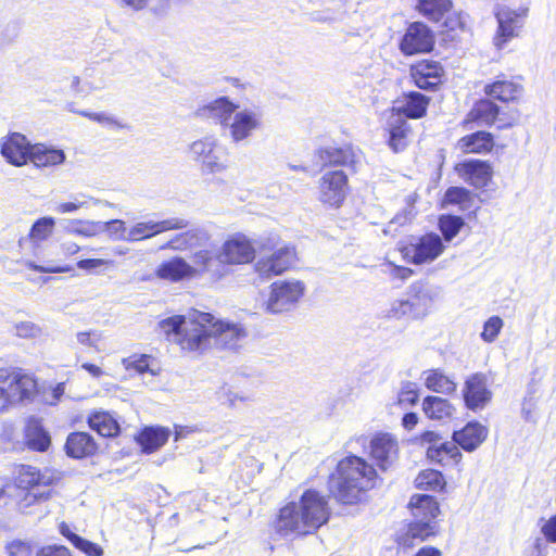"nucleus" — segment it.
<instances>
[{
  "instance_id": "1",
  "label": "nucleus",
  "mask_w": 556,
  "mask_h": 556,
  "mask_svg": "<svg viewBox=\"0 0 556 556\" xmlns=\"http://www.w3.org/2000/svg\"><path fill=\"white\" fill-rule=\"evenodd\" d=\"M330 517L328 497L309 488L301 494L298 503L289 502L278 510L275 528L281 535L306 536L325 526Z\"/></svg>"
},
{
  "instance_id": "2",
  "label": "nucleus",
  "mask_w": 556,
  "mask_h": 556,
  "mask_svg": "<svg viewBox=\"0 0 556 556\" xmlns=\"http://www.w3.org/2000/svg\"><path fill=\"white\" fill-rule=\"evenodd\" d=\"M330 479L336 481L333 498L342 505H356L376 486L378 472L363 457L348 455L338 462Z\"/></svg>"
},
{
  "instance_id": "3",
  "label": "nucleus",
  "mask_w": 556,
  "mask_h": 556,
  "mask_svg": "<svg viewBox=\"0 0 556 556\" xmlns=\"http://www.w3.org/2000/svg\"><path fill=\"white\" fill-rule=\"evenodd\" d=\"M15 480L20 488L31 492L37 488H46L47 490L34 493V502H47L53 495V486L61 480V473L53 468L39 469L31 465L21 464L16 466Z\"/></svg>"
},
{
  "instance_id": "4",
  "label": "nucleus",
  "mask_w": 556,
  "mask_h": 556,
  "mask_svg": "<svg viewBox=\"0 0 556 556\" xmlns=\"http://www.w3.org/2000/svg\"><path fill=\"white\" fill-rule=\"evenodd\" d=\"M214 316L210 313L198 312L186 319L179 337L173 341L185 352H203L212 339Z\"/></svg>"
},
{
  "instance_id": "5",
  "label": "nucleus",
  "mask_w": 556,
  "mask_h": 556,
  "mask_svg": "<svg viewBox=\"0 0 556 556\" xmlns=\"http://www.w3.org/2000/svg\"><path fill=\"white\" fill-rule=\"evenodd\" d=\"M0 386L9 406L33 400L38 392L36 377L22 368H0Z\"/></svg>"
},
{
  "instance_id": "6",
  "label": "nucleus",
  "mask_w": 556,
  "mask_h": 556,
  "mask_svg": "<svg viewBox=\"0 0 556 556\" xmlns=\"http://www.w3.org/2000/svg\"><path fill=\"white\" fill-rule=\"evenodd\" d=\"M349 176L343 169L325 172L317 186V199L327 208L339 210L350 193Z\"/></svg>"
},
{
  "instance_id": "7",
  "label": "nucleus",
  "mask_w": 556,
  "mask_h": 556,
  "mask_svg": "<svg viewBox=\"0 0 556 556\" xmlns=\"http://www.w3.org/2000/svg\"><path fill=\"white\" fill-rule=\"evenodd\" d=\"M207 241L202 248H198L191 254V276L194 278H205L210 283L219 282L230 273L222 261L219 250L211 248Z\"/></svg>"
},
{
  "instance_id": "8",
  "label": "nucleus",
  "mask_w": 556,
  "mask_h": 556,
  "mask_svg": "<svg viewBox=\"0 0 556 556\" xmlns=\"http://www.w3.org/2000/svg\"><path fill=\"white\" fill-rule=\"evenodd\" d=\"M305 285L301 280H276L269 286V294L265 301V309L271 314L291 311L304 296Z\"/></svg>"
},
{
  "instance_id": "9",
  "label": "nucleus",
  "mask_w": 556,
  "mask_h": 556,
  "mask_svg": "<svg viewBox=\"0 0 556 556\" xmlns=\"http://www.w3.org/2000/svg\"><path fill=\"white\" fill-rule=\"evenodd\" d=\"M262 252L271 251L262 255L255 263V270L263 277L279 276L291 269L296 261V250L293 245L285 244L279 248L268 240L261 247Z\"/></svg>"
},
{
  "instance_id": "10",
  "label": "nucleus",
  "mask_w": 556,
  "mask_h": 556,
  "mask_svg": "<svg viewBox=\"0 0 556 556\" xmlns=\"http://www.w3.org/2000/svg\"><path fill=\"white\" fill-rule=\"evenodd\" d=\"M529 0H521L518 7L502 5L495 16L498 22L496 30L497 46L508 42L518 36V30L523 26L529 15Z\"/></svg>"
},
{
  "instance_id": "11",
  "label": "nucleus",
  "mask_w": 556,
  "mask_h": 556,
  "mask_svg": "<svg viewBox=\"0 0 556 556\" xmlns=\"http://www.w3.org/2000/svg\"><path fill=\"white\" fill-rule=\"evenodd\" d=\"M434 34L420 21L410 22L399 41V49L405 56L430 53L434 48Z\"/></svg>"
},
{
  "instance_id": "12",
  "label": "nucleus",
  "mask_w": 556,
  "mask_h": 556,
  "mask_svg": "<svg viewBox=\"0 0 556 556\" xmlns=\"http://www.w3.org/2000/svg\"><path fill=\"white\" fill-rule=\"evenodd\" d=\"M443 250L441 238L433 232L425 233L400 249L402 256L415 265L432 262Z\"/></svg>"
},
{
  "instance_id": "13",
  "label": "nucleus",
  "mask_w": 556,
  "mask_h": 556,
  "mask_svg": "<svg viewBox=\"0 0 556 556\" xmlns=\"http://www.w3.org/2000/svg\"><path fill=\"white\" fill-rule=\"evenodd\" d=\"M226 268L232 265L250 264L255 258L252 241L243 233H235L224 241L219 249Z\"/></svg>"
},
{
  "instance_id": "14",
  "label": "nucleus",
  "mask_w": 556,
  "mask_h": 556,
  "mask_svg": "<svg viewBox=\"0 0 556 556\" xmlns=\"http://www.w3.org/2000/svg\"><path fill=\"white\" fill-rule=\"evenodd\" d=\"M445 71L439 61L421 59L409 66L414 85L422 90H437L443 81Z\"/></svg>"
},
{
  "instance_id": "15",
  "label": "nucleus",
  "mask_w": 556,
  "mask_h": 556,
  "mask_svg": "<svg viewBox=\"0 0 556 556\" xmlns=\"http://www.w3.org/2000/svg\"><path fill=\"white\" fill-rule=\"evenodd\" d=\"M455 173L475 188H485L493 178V167L489 161L470 159L454 165Z\"/></svg>"
},
{
  "instance_id": "16",
  "label": "nucleus",
  "mask_w": 556,
  "mask_h": 556,
  "mask_svg": "<svg viewBox=\"0 0 556 556\" xmlns=\"http://www.w3.org/2000/svg\"><path fill=\"white\" fill-rule=\"evenodd\" d=\"M440 528L437 521H422L415 519L409 521L405 529L395 535V543L402 549H409L416 542H425L439 534Z\"/></svg>"
},
{
  "instance_id": "17",
  "label": "nucleus",
  "mask_w": 556,
  "mask_h": 556,
  "mask_svg": "<svg viewBox=\"0 0 556 556\" xmlns=\"http://www.w3.org/2000/svg\"><path fill=\"white\" fill-rule=\"evenodd\" d=\"M483 92L493 101L509 104L521 101L525 88L520 83L508 78L505 74H501L493 81L484 86Z\"/></svg>"
},
{
  "instance_id": "18",
  "label": "nucleus",
  "mask_w": 556,
  "mask_h": 556,
  "mask_svg": "<svg viewBox=\"0 0 556 556\" xmlns=\"http://www.w3.org/2000/svg\"><path fill=\"white\" fill-rule=\"evenodd\" d=\"M465 406L470 410L485 407L492 399V392L488 389L486 377L482 372L470 375L463 388Z\"/></svg>"
},
{
  "instance_id": "19",
  "label": "nucleus",
  "mask_w": 556,
  "mask_h": 556,
  "mask_svg": "<svg viewBox=\"0 0 556 556\" xmlns=\"http://www.w3.org/2000/svg\"><path fill=\"white\" fill-rule=\"evenodd\" d=\"M23 444L31 452L46 453L50 450L51 434L40 418L29 417L26 420L23 428Z\"/></svg>"
},
{
  "instance_id": "20",
  "label": "nucleus",
  "mask_w": 556,
  "mask_h": 556,
  "mask_svg": "<svg viewBox=\"0 0 556 556\" xmlns=\"http://www.w3.org/2000/svg\"><path fill=\"white\" fill-rule=\"evenodd\" d=\"M80 251V245L74 241H62L59 245V253L61 258L58 261H46L42 264L34 262L27 263V268L40 274H65L73 270V267L67 263L74 255Z\"/></svg>"
},
{
  "instance_id": "21",
  "label": "nucleus",
  "mask_w": 556,
  "mask_h": 556,
  "mask_svg": "<svg viewBox=\"0 0 556 556\" xmlns=\"http://www.w3.org/2000/svg\"><path fill=\"white\" fill-rule=\"evenodd\" d=\"M399 445L396 440L389 433H378L370 441V457L377 466L386 471L396 460Z\"/></svg>"
},
{
  "instance_id": "22",
  "label": "nucleus",
  "mask_w": 556,
  "mask_h": 556,
  "mask_svg": "<svg viewBox=\"0 0 556 556\" xmlns=\"http://www.w3.org/2000/svg\"><path fill=\"white\" fill-rule=\"evenodd\" d=\"M33 144L20 132L8 135L1 144V154L8 163L23 166L29 162Z\"/></svg>"
},
{
  "instance_id": "23",
  "label": "nucleus",
  "mask_w": 556,
  "mask_h": 556,
  "mask_svg": "<svg viewBox=\"0 0 556 556\" xmlns=\"http://www.w3.org/2000/svg\"><path fill=\"white\" fill-rule=\"evenodd\" d=\"M186 226L187 223L181 218H168L160 222H140L129 229L127 239L129 241H141L162 232L182 229Z\"/></svg>"
},
{
  "instance_id": "24",
  "label": "nucleus",
  "mask_w": 556,
  "mask_h": 556,
  "mask_svg": "<svg viewBox=\"0 0 556 556\" xmlns=\"http://www.w3.org/2000/svg\"><path fill=\"white\" fill-rule=\"evenodd\" d=\"M64 451L73 459L91 458L99 453V444L88 432H71L65 441Z\"/></svg>"
},
{
  "instance_id": "25",
  "label": "nucleus",
  "mask_w": 556,
  "mask_h": 556,
  "mask_svg": "<svg viewBox=\"0 0 556 556\" xmlns=\"http://www.w3.org/2000/svg\"><path fill=\"white\" fill-rule=\"evenodd\" d=\"M426 457L430 463L437 464L444 469H459L463 460V454L454 441L429 445L426 450Z\"/></svg>"
},
{
  "instance_id": "26",
  "label": "nucleus",
  "mask_w": 556,
  "mask_h": 556,
  "mask_svg": "<svg viewBox=\"0 0 556 556\" xmlns=\"http://www.w3.org/2000/svg\"><path fill=\"white\" fill-rule=\"evenodd\" d=\"M500 106L489 97L477 100L466 114L462 125L468 127L471 124L478 126H493L500 116Z\"/></svg>"
},
{
  "instance_id": "27",
  "label": "nucleus",
  "mask_w": 556,
  "mask_h": 556,
  "mask_svg": "<svg viewBox=\"0 0 556 556\" xmlns=\"http://www.w3.org/2000/svg\"><path fill=\"white\" fill-rule=\"evenodd\" d=\"M397 105L393 108L399 116H405L410 119H419L426 116L430 98L418 92H404L396 101Z\"/></svg>"
},
{
  "instance_id": "28",
  "label": "nucleus",
  "mask_w": 556,
  "mask_h": 556,
  "mask_svg": "<svg viewBox=\"0 0 556 556\" xmlns=\"http://www.w3.org/2000/svg\"><path fill=\"white\" fill-rule=\"evenodd\" d=\"M489 430L478 421H469L452 434V440L466 452H473L488 438Z\"/></svg>"
},
{
  "instance_id": "29",
  "label": "nucleus",
  "mask_w": 556,
  "mask_h": 556,
  "mask_svg": "<svg viewBox=\"0 0 556 556\" xmlns=\"http://www.w3.org/2000/svg\"><path fill=\"white\" fill-rule=\"evenodd\" d=\"M494 147V135L486 130H477L465 135L456 143V148L464 154H489Z\"/></svg>"
},
{
  "instance_id": "30",
  "label": "nucleus",
  "mask_w": 556,
  "mask_h": 556,
  "mask_svg": "<svg viewBox=\"0 0 556 556\" xmlns=\"http://www.w3.org/2000/svg\"><path fill=\"white\" fill-rule=\"evenodd\" d=\"M191 265L181 256H173L160 263L154 275L157 279L172 283L192 279Z\"/></svg>"
},
{
  "instance_id": "31",
  "label": "nucleus",
  "mask_w": 556,
  "mask_h": 556,
  "mask_svg": "<svg viewBox=\"0 0 556 556\" xmlns=\"http://www.w3.org/2000/svg\"><path fill=\"white\" fill-rule=\"evenodd\" d=\"M247 334V330L237 324L213 319L212 338L223 349H236Z\"/></svg>"
},
{
  "instance_id": "32",
  "label": "nucleus",
  "mask_w": 556,
  "mask_h": 556,
  "mask_svg": "<svg viewBox=\"0 0 556 556\" xmlns=\"http://www.w3.org/2000/svg\"><path fill=\"white\" fill-rule=\"evenodd\" d=\"M210 241V237L199 230H187L173 236L161 249L176 252H194Z\"/></svg>"
},
{
  "instance_id": "33",
  "label": "nucleus",
  "mask_w": 556,
  "mask_h": 556,
  "mask_svg": "<svg viewBox=\"0 0 556 556\" xmlns=\"http://www.w3.org/2000/svg\"><path fill=\"white\" fill-rule=\"evenodd\" d=\"M410 515L422 521H437L441 514L439 502L432 495L413 494L407 504Z\"/></svg>"
},
{
  "instance_id": "34",
  "label": "nucleus",
  "mask_w": 556,
  "mask_h": 556,
  "mask_svg": "<svg viewBox=\"0 0 556 556\" xmlns=\"http://www.w3.org/2000/svg\"><path fill=\"white\" fill-rule=\"evenodd\" d=\"M435 24L440 35L450 41L458 40L468 30L467 15L460 10H455V7Z\"/></svg>"
},
{
  "instance_id": "35",
  "label": "nucleus",
  "mask_w": 556,
  "mask_h": 556,
  "mask_svg": "<svg viewBox=\"0 0 556 556\" xmlns=\"http://www.w3.org/2000/svg\"><path fill=\"white\" fill-rule=\"evenodd\" d=\"M316 155L325 167H348L356 163L351 146L319 148Z\"/></svg>"
},
{
  "instance_id": "36",
  "label": "nucleus",
  "mask_w": 556,
  "mask_h": 556,
  "mask_svg": "<svg viewBox=\"0 0 556 556\" xmlns=\"http://www.w3.org/2000/svg\"><path fill=\"white\" fill-rule=\"evenodd\" d=\"M88 427L100 437L114 439L121 434V425L117 419L105 410H92L87 416Z\"/></svg>"
},
{
  "instance_id": "37",
  "label": "nucleus",
  "mask_w": 556,
  "mask_h": 556,
  "mask_svg": "<svg viewBox=\"0 0 556 556\" xmlns=\"http://www.w3.org/2000/svg\"><path fill=\"white\" fill-rule=\"evenodd\" d=\"M170 431L165 427H144L137 435V443L144 453L151 454L163 445L169 439Z\"/></svg>"
},
{
  "instance_id": "38",
  "label": "nucleus",
  "mask_w": 556,
  "mask_h": 556,
  "mask_svg": "<svg viewBox=\"0 0 556 556\" xmlns=\"http://www.w3.org/2000/svg\"><path fill=\"white\" fill-rule=\"evenodd\" d=\"M65 161V153L61 149L48 147L42 143L33 144L29 162L38 167L56 166Z\"/></svg>"
},
{
  "instance_id": "39",
  "label": "nucleus",
  "mask_w": 556,
  "mask_h": 556,
  "mask_svg": "<svg viewBox=\"0 0 556 556\" xmlns=\"http://www.w3.org/2000/svg\"><path fill=\"white\" fill-rule=\"evenodd\" d=\"M261 125L260 115L254 112L242 111L233 116L230 125V135L235 141L248 138Z\"/></svg>"
},
{
  "instance_id": "40",
  "label": "nucleus",
  "mask_w": 556,
  "mask_h": 556,
  "mask_svg": "<svg viewBox=\"0 0 556 556\" xmlns=\"http://www.w3.org/2000/svg\"><path fill=\"white\" fill-rule=\"evenodd\" d=\"M237 108L238 105L232 103L227 97H219L199 109L198 114L213 118L222 125H227Z\"/></svg>"
},
{
  "instance_id": "41",
  "label": "nucleus",
  "mask_w": 556,
  "mask_h": 556,
  "mask_svg": "<svg viewBox=\"0 0 556 556\" xmlns=\"http://www.w3.org/2000/svg\"><path fill=\"white\" fill-rule=\"evenodd\" d=\"M455 7L453 0H417L415 10L429 22L435 24Z\"/></svg>"
},
{
  "instance_id": "42",
  "label": "nucleus",
  "mask_w": 556,
  "mask_h": 556,
  "mask_svg": "<svg viewBox=\"0 0 556 556\" xmlns=\"http://www.w3.org/2000/svg\"><path fill=\"white\" fill-rule=\"evenodd\" d=\"M122 365L127 371H134L139 375L149 374L157 376L160 367L155 357L151 354L134 353L122 359Z\"/></svg>"
},
{
  "instance_id": "43",
  "label": "nucleus",
  "mask_w": 556,
  "mask_h": 556,
  "mask_svg": "<svg viewBox=\"0 0 556 556\" xmlns=\"http://www.w3.org/2000/svg\"><path fill=\"white\" fill-rule=\"evenodd\" d=\"M422 410L431 420H445L454 415L455 407L446 399L427 395L422 401Z\"/></svg>"
},
{
  "instance_id": "44",
  "label": "nucleus",
  "mask_w": 556,
  "mask_h": 556,
  "mask_svg": "<svg viewBox=\"0 0 556 556\" xmlns=\"http://www.w3.org/2000/svg\"><path fill=\"white\" fill-rule=\"evenodd\" d=\"M214 144L207 141H195L192 144V151L197 155V161L206 173H216L224 168L218 162L217 156L213 155Z\"/></svg>"
},
{
  "instance_id": "45",
  "label": "nucleus",
  "mask_w": 556,
  "mask_h": 556,
  "mask_svg": "<svg viewBox=\"0 0 556 556\" xmlns=\"http://www.w3.org/2000/svg\"><path fill=\"white\" fill-rule=\"evenodd\" d=\"M416 489L431 492H444L446 489V481L440 470L427 468L418 472L414 480Z\"/></svg>"
},
{
  "instance_id": "46",
  "label": "nucleus",
  "mask_w": 556,
  "mask_h": 556,
  "mask_svg": "<svg viewBox=\"0 0 556 556\" xmlns=\"http://www.w3.org/2000/svg\"><path fill=\"white\" fill-rule=\"evenodd\" d=\"M424 375L425 386L432 392L453 394L457 389V384L441 369H429Z\"/></svg>"
},
{
  "instance_id": "47",
  "label": "nucleus",
  "mask_w": 556,
  "mask_h": 556,
  "mask_svg": "<svg viewBox=\"0 0 556 556\" xmlns=\"http://www.w3.org/2000/svg\"><path fill=\"white\" fill-rule=\"evenodd\" d=\"M59 531L65 539H67L71 542V544L75 548L79 549L87 556L103 555V548L99 544L88 541L81 538L80 535L74 533L66 522L62 521L59 525Z\"/></svg>"
},
{
  "instance_id": "48",
  "label": "nucleus",
  "mask_w": 556,
  "mask_h": 556,
  "mask_svg": "<svg viewBox=\"0 0 556 556\" xmlns=\"http://www.w3.org/2000/svg\"><path fill=\"white\" fill-rule=\"evenodd\" d=\"M412 134L410 125L405 119H397L389 127L388 144L393 152L397 153L403 151L409 141Z\"/></svg>"
},
{
  "instance_id": "49",
  "label": "nucleus",
  "mask_w": 556,
  "mask_h": 556,
  "mask_svg": "<svg viewBox=\"0 0 556 556\" xmlns=\"http://www.w3.org/2000/svg\"><path fill=\"white\" fill-rule=\"evenodd\" d=\"M55 229V219L51 216H45L36 219L31 225L27 239L34 247L40 245L49 240Z\"/></svg>"
},
{
  "instance_id": "50",
  "label": "nucleus",
  "mask_w": 556,
  "mask_h": 556,
  "mask_svg": "<svg viewBox=\"0 0 556 556\" xmlns=\"http://www.w3.org/2000/svg\"><path fill=\"white\" fill-rule=\"evenodd\" d=\"M444 203L458 205L460 210H468L473 203V194L465 187H450L443 198Z\"/></svg>"
},
{
  "instance_id": "51",
  "label": "nucleus",
  "mask_w": 556,
  "mask_h": 556,
  "mask_svg": "<svg viewBox=\"0 0 556 556\" xmlns=\"http://www.w3.org/2000/svg\"><path fill=\"white\" fill-rule=\"evenodd\" d=\"M463 226V218L456 215H443L439 219V228L443 238L447 241L452 240Z\"/></svg>"
},
{
  "instance_id": "52",
  "label": "nucleus",
  "mask_w": 556,
  "mask_h": 556,
  "mask_svg": "<svg viewBox=\"0 0 556 556\" xmlns=\"http://www.w3.org/2000/svg\"><path fill=\"white\" fill-rule=\"evenodd\" d=\"M419 400V390L416 383L406 381L402 384L395 404L401 407H410L417 404Z\"/></svg>"
},
{
  "instance_id": "53",
  "label": "nucleus",
  "mask_w": 556,
  "mask_h": 556,
  "mask_svg": "<svg viewBox=\"0 0 556 556\" xmlns=\"http://www.w3.org/2000/svg\"><path fill=\"white\" fill-rule=\"evenodd\" d=\"M187 317L184 315H174L160 321V328L163 333L169 339L170 337L177 338L180 336Z\"/></svg>"
},
{
  "instance_id": "54",
  "label": "nucleus",
  "mask_w": 556,
  "mask_h": 556,
  "mask_svg": "<svg viewBox=\"0 0 556 556\" xmlns=\"http://www.w3.org/2000/svg\"><path fill=\"white\" fill-rule=\"evenodd\" d=\"M418 303L409 300H399L393 303L388 312V317L400 319L405 316H413L416 314Z\"/></svg>"
},
{
  "instance_id": "55",
  "label": "nucleus",
  "mask_w": 556,
  "mask_h": 556,
  "mask_svg": "<svg viewBox=\"0 0 556 556\" xmlns=\"http://www.w3.org/2000/svg\"><path fill=\"white\" fill-rule=\"evenodd\" d=\"M504 326L503 319L500 316L490 317L483 325L481 338L484 342H493L500 334Z\"/></svg>"
},
{
  "instance_id": "56",
  "label": "nucleus",
  "mask_w": 556,
  "mask_h": 556,
  "mask_svg": "<svg viewBox=\"0 0 556 556\" xmlns=\"http://www.w3.org/2000/svg\"><path fill=\"white\" fill-rule=\"evenodd\" d=\"M71 231L83 237H91L96 233L97 224L83 219H73L70 223Z\"/></svg>"
},
{
  "instance_id": "57",
  "label": "nucleus",
  "mask_w": 556,
  "mask_h": 556,
  "mask_svg": "<svg viewBox=\"0 0 556 556\" xmlns=\"http://www.w3.org/2000/svg\"><path fill=\"white\" fill-rule=\"evenodd\" d=\"M79 269L91 271L97 268H109L114 266V261L108 258H84L77 262Z\"/></svg>"
},
{
  "instance_id": "58",
  "label": "nucleus",
  "mask_w": 556,
  "mask_h": 556,
  "mask_svg": "<svg viewBox=\"0 0 556 556\" xmlns=\"http://www.w3.org/2000/svg\"><path fill=\"white\" fill-rule=\"evenodd\" d=\"M77 341L85 346L98 350L97 343L101 339V334L96 331H80L77 333Z\"/></svg>"
},
{
  "instance_id": "59",
  "label": "nucleus",
  "mask_w": 556,
  "mask_h": 556,
  "mask_svg": "<svg viewBox=\"0 0 556 556\" xmlns=\"http://www.w3.org/2000/svg\"><path fill=\"white\" fill-rule=\"evenodd\" d=\"M37 556H72V553L64 545H48L40 548Z\"/></svg>"
},
{
  "instance_id": "60",
  "label": "nucleus",
  "mask_w": 556,
  "mask_h": 556,
  "mask_svg": "<svg viewBox=\"0 0 556 556\" xmlns=\"http://www.w3.org/2000/svg\"><path fill=\"white\" fill-rule=\"evenodd\" d=\"M79 114L90 121H93V122H97L100 124H111V125H115L117 127H122V125L117 121H115L112 117L106 116L103 113L81 111V112H79Z\"/></svg>"
},
{
  "instance_id": "61",
  "label": "nucleus",
  "mask_w": 556,
  "mask_h": 556,
  "mask_svg": "<svg viewBox=\"0 0 556 556\" xmlns=\"http://www.w3.org/2000/svg\"><path fill=\"white\" fill-rule=\"evenodd\" d=\"M390 267H391L390 275H391V278L394 280L404 281L414 275V270L409 267L395 265V264H390Z\"/></svg>"
},
{
  "instance_id": "62",
  "label": "nucleus",
  "mask_w": 556,
  "mask_h": 556,
  "mask_svg": "<svg viewBox=\"0 0 556 556\" xmlns=\"http://www.w3.org/2000/svg\"><path fill=\"white\" fill-rule=\"evenodd\" d=\"M541 532L548 542L556 543V515L549 517L545 521L542 526Z\"/></svg>"
},
{
  "instance_id": "63",
  "label": "nucleus",
  "mask_w": 556,
  "mask_h": 556,
  "mask_svg": "<svg viewBox=\"0 0 556 556\" xmlns=\"http://www.w3.org/2000/svg\"><path fill=\"white\" fill-rule=\"evenodd\" d=\"M418 424V416L416 413L409 412L404 414L402 418V426L406 430H413Z\"/></svg>"
},
{
  "instance_id": "64",
  "label": "nucleus",
  "mask_w": 556,
  "mask_h": 556,
  "mask_svg": "<svg viewBox=\"0 0 556 556\" xmlns=\"http://www.w3.org/2000/svg\"><path fill=\"white\" fill-rule=\"evenodd\" d=\"M414 556H442V552L435 546L426 545L420 547Z\"/></svg>"
}]
</instances>
